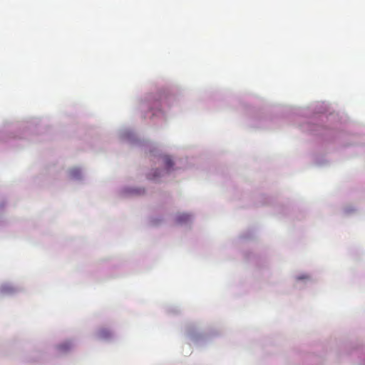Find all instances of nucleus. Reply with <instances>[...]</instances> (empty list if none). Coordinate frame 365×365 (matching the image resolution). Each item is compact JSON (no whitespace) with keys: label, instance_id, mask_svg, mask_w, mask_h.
Wrapping results in <instances>:
<instances>
[{"label":"nucleus","instance_id":"f257e3e1","mask_svg":"<svg viewBox=\"0 0 365 365\" xmlns=\"http://www.w3.org/2000/svg\"><path fill=\"white\" fill-rule=\"evenodd\" d=\"M190 220V215L186 213H181L177 215L176 220L179 223L187 222Z\"/></svg>","mask_w":365,"mask_h":365},{"label":"nucleus","instance_id":"f03ea898","mask_svg":"<svg viewBox=\"0 0 365 365\" xmlns=\"http://www.w3.org/2000/svg\"><path fill=\"white\" fill-rule=\"evenodd\" d=\"M164 163L168 169H170L174 165L172 159L168 156L164 157Z\"/></svg>","mask_w":365,"mask_h":365},{"label":"nucleus","instance_id":"7ed1b4c3","mask_svg":"<svg viewBox=\"0 0 365 365\" xmlns=\"http://www.w3.org/2000/svg\"><path fill=\"white\" fill-rule=\"evenodd\" d=\"M60 348H61V349H68V345H61V346H60Z\"/></svg>","mask_w":365,"mask_h":365},{"label":"nucleus","instance_id":"20e7f679","mask_svg":"<svg viewBox=\"0 0 365 365\" xmlns=\"http://www.w3.org/2000/svg\"><path fill=\"white\" fill-rule=\"evenodd\" d=\"M158 175H157V174H154V175H153V177L152 178H156V177H158Z\"/></svg>","mask_w":365,"mask_h":365}]
</instances>
